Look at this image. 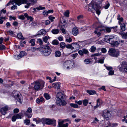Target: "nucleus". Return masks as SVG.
I'll list each match as a JSON object with an SVG mask.
<instances>
[{"label":"nucleus","mask_w":127,"mask_h":127,"mask_svg":"<svg viewBox=\"0 0 127 127\" xmlns=\"http://www.w3.org/2000/svg\"><path fill=\"white\" fill-rule=\"evenodd\" d=\"M57 99L56 103L57 105L60 106H65L67 103L66 100L64 99L65 98L64 95L62 93H58L57 95Z\"/></svg>","instance_id":"f257e3e1"},{"label":"nucleus","mask_w":127,"mask_h":127,"mask_svg":"<svg viewBox=\"0 0 127 127\" xmlns=\"http://www.w3.org/2000/svg\"><path fill=\"white\" fill-rule=\"evenodd\" d=\"M100 0H92L89 6L91 7L93 9L96 11L97 14L99 15L100 12L99 9L101 7L99 3H100Z\"/></svg>","instance_id":"f03ea898"},{"label":"nucleus","mask_w":127,"mask_h":127,"mask_svg":"<svg viewBox=\"0 0 127 127\" xmlns=\"http://www.w3.org/2000/svg\"><path fill=\"white\" fill-rule=\"evenodd\" d=\"M113 38V37L108 36L105 37V40L107 42L110 43L112 46L117 47L120 44V41H115Z\"/></svg>","instance_id":"7ed1b4c3"},{"label":"nucleus","mask_w":127,"mask_h":127,"mask_svg":"<svg viewBox=\"0 0 127 127\" xmlns=\"http://www.w3.org/2000/svg\"><path fill=\"white\" fill-rule=\"evenodd\" d=\"M34 82V89L36 91L41 90L44 87L45 82L44 81L40 82L35 81Z\"/></svg>","instance_id":"20e7f679"},{"label":"nucleus","mask_w":127,"mask_h":127,"mask_svg":"<svg viewBox=\"0 0 127 127\" xmlns=\"http://www.w3.org/2000/svg\"><path fill=\"white\" fill-rule=\"evenodd\" d=\"M43 50L41 51V53L43 55L47 56L50 55L51 52V50L49 46L46 45L43 46Z\"/></svg>","instance_id":"39448f33"},{"label":"nucleus","mask_w":127,"mask_h":127,"mask_svg":"<svg viewBox=\"0 0 127 127\" xmlns=\"http://www.w3.org/2000/svg\"><path fill=\"white\" fill-rule=\"evenodd\" d=\"M27 0H13V2L15 3L17 5H20L22 4H26L27 5L25 6V7L28 8L31 5L30 3H27Z\"/></svg>","instance_id":"423d86ee"},{"label":"nucleus","mask_w":127,"mask_h":127,"mask_svg":"<svg viewBox=\"0 0 127 127\" xmlns=\"http://www.w3.org/2000/svg\"><path fill=\"white\" fill-rule=\"evenodd\" d=\"M118 67L120 71L127 73V62L125 61L123 62L121 65Z\"/></svg>","instance_id":"0eeeda50"},{"label":"nucleus","mask_w":127,"mask_h":127,"mask_svg":"<svg viewBox=\"0 0 127 127\" xmlns=\"http://www.w3.org/2000/svg\"><path fill=\"white\" fill-rule=\"evenodd\" d=\"M108 53L110 55L114 57H118L119 54V51H116L115 49L112 48L109 49Z\"/></svg>","instance_id":"6e6552de"},{"label":"nucleus","mask_w":127,"mask_h":127,"mask_svg":"<svg viewBox=\"0 0 127 127\" xmlns=\"http://www.w3.org/2000/svg\"><path fill=\"white\" fill-rule=\"evenodd\" d=\"M74 64L73 62L72 61H67L64 64V66L65 67H66V68L70 69L73 67Z\"/></svg>","instance_id":"1a4fd4ad"},{"label":"nucleus","mask_w":127,"mask_h":127,"mask_svg":"<svg viewBox=\"0 0 127 127\" xmlns=\"http://www.w3.org/2000/svg\"><path fill=\"white\" fill-rule=\"evenodd\" d=\"M64 122V120L59 119L58 126V127H67L68 125V124L66 123L65 124H63Z\"/></svg>","instance_id":"9d476101"},{"label":"nucleus","mask_w":127,"mask_h":127,"mask_svg":"<svg viewBox=\"0 0 127 127\" xmlns=\"http://www.w3.org/2000/svg\"><path fill=\"white\" fill-rule=\"evenodd\" d=\"M103 116L105 118H109L111 116V114L110 112L107 110H104L103 111Z\"/></svg>","instance_id":"9b49d317"},{"label":"nucleus","mask_w":127,"mask_h":127,"mask_svg":"<svg viewBox=\"0 0 127 127\" xmlns=\"http://www.w3.org/2000/svg\"><path fill=\"white\" fill-rule=\"evenodd\" d=\"M8 109V107L6 106L1 108L0 110V113L3 115H5L7 113Z\"/></svg>","instance_id":"f8f14e48"},{"label":"nucleus","mask_w":127,"mask_h":127,"mask_svg":"<svg viewBox=\"0 0 127 127\" xmlns=\"http://www.w3.org/2000/svg\"><path fill=\"white\" fill-rule=\"evenodd\" d=\"M45 120L46 124L48 125H50L55 124L56 122V121L55 120L46 118L45 119Z\"/></svg>","instance_id":"ddd939ff"},{"label":"nucleus","mask_w":127,"mask_h":127,"mask_svg":"<svg viewBox=\"0 0 127 127\" xmlns=\"http://www.w3.org/2000/svg\"><path fill=\"white\" fill-rule=\"evenodd\" d=\"M72 49H75L76 50H78L80 48V46L78 44L76 43H72Z\"/></svg>","instance_id":"4468645a"},{"label":"nucleus","mask_w":127,"mask_h":127,"mask_svg":"<svg viewBox=\"0 0 127 127\" xmlns=\"http://www.w3.org/2000/svg\"><path fill=\"white\" fill-rule=\"evenodd\" d=\"M119 33L122 36L123 39H127V32L125 33L121 31Z\"/></svg>","instance_id":"2eb2a0df"},{"label":"nucleus","mask_w":127,"mask_h":127,"mask_svg":"<svg viewBox=\"0 0 127 127\" xmlns=\"http://www.w3.org/2000/svg\"><path fill=\"white\" fill-rule=\"evenodd\" d=\"M16 100L20 103H22L21 100H22V96L21 95H20L19 94L18 95L16 96V97H14Z\"/></svg>","instance_id":"dca6fc26"},{"label":"nucleus","mask_w":127,"mask_h":127,"mask_svg":"<svg viewBox=\"0 0 127 127\" xmlns=\"http://www.w3.org/2000/svg\"><path fill=\"white\" fill-rule=\"evenodd\" d=\"M102 103V101L100 99H98L97 100V104L96 106H94L95 108H97L100 106Z\"/></svg>","instance_id":"f3484780"},{"label":"nucleus","mask_w":127,"mask_h":127,"mask_svg":"<svg viewBox=\"0 0 127 127\" xmlns=\"http://www.w3.org/2000/svg\"><path fill=\"white\" fill-rule=\"evenodd\" d=\"M72 33L74 36H76L78 34V31L77 28H74L72 30Z\"/></svg>","instance_id":"a211bd4d"},{"label":"nucleus","mask_w":127,"mask_h":127,"mask_svg":"<svg viewBox=\"0 0 127 127\" xmlns=\"http://www.w3.org/2000/svg\"><path fill=\"white\" fill-rule=\"evenodd\" d=\"M102 31H104L105 32V30L104 29H102L101 27H98L95 29V30L94 32H101Z\"/></svg>","instance_id":"6ab92c4d"},{"label":"nucleus","mask_w":127,"mask_h":127,"mask_svg":"<svg viewBox=\"0 0 127 127\" xmlns=\"http://www.w3.org/2000/svg\"><path fill=\"white\" fill-rule=\"evenodd\" d=\"M60 82L53 83L52 84L53 87H55V88L57 89H59L60 87Z\"/></svg>","instance_id":"aec40b11"},{"label":"nucleus","mask_w":127,"mask_h":127,"mask_svg":"<svg viewBox=\"0 0 127 127\" xmlns=\"http://www.w3.org/2000/svg\"><path fill=\"white\" fill-rule=\"evenodd\" d=\"M17 37L18 38L20 39L24 40L25 38L23 36L22 33L20 32L18 33Z\"/></svg>","instance_id":"412c9836"},{"label":"nucleus","mask_w":127,"mask_h":127,"mask_svg":"<svg viewBox=\"0 0 127 127\" xmlns=\"http://www.w3.org/2000/svg\"><path fill=\"white\" fill-rule=\"evenodd\" d=\"M115 27H106L105 28V29H104L105 30V31H106V32H110L111 31V29H114Z\"/></svg>","instance_id":"4be33fe9"},{"label":"nucleus","mask_w":127,"mask_h":127,"mask_svg":"<svg viewBox=\"0 0 127 127\" xmlns=\"http://www.w3.org/2000/svg\"><path fill=\"white\" fill-rule=\"evenodd\" d=\"M25 17H26L28 20H30L31 21L33 20V18L31 16H28V15L27 13H25L24 14Z\"/></svg>","instance_id":"5701e85b"},{"label":"nucleus","mask_w":127,"mask_h":127,"mask_svg":"<svg viewBox=\"0 0 127 127\" xmlns=\"http://www.w3.org/2000/svg\"><path fill=\"white\" fill-rule=\"evenodd\" d=\"M54 34H57L59 32V30L58 29H54L51 31Z\"/></svg>","instance_id":"b1692460"},{"label":"nucleus","mask_w":127,"mask_h":127,"mask_svg":"<svg viewBox=\"0 0 127 127\" xmlns=\"http://www.w3.org/2000/svg\"><path fill=\"white\" fill-rule=\"evenodd\" d=\"M44 99L42 97H41L39 99L37 98L36 100V103L39 104L41 102H42L44 100Z\"/></svg>","instance_id":"393cba45"},{"label":"nucleus","mask_w":127,"mask_h":127,"mask_svg":"<svg viewBox=\"0 0 127 127\" xmlns=\"http://www.w3.org/2000/svg\"><path fill=\"white\" fill-rule=\"evenodd\" d=\"M87 92L90 95H94L96 93V92L94 90H88L87 91Z\"/></svg>","instance_id":"a878e982"},{"label":"nucleus","mask_w":127,"mask_h":127,"mask_svg":"<svg viewBox=\"0 0 127 127\" xmlns=\"http://www.w3.org/2000/svg\"><path fill=\"white\" fill-rule=\"evenodd\" d=\"M61 55V53L59 51H57L55 52V56L56 57H59Z\"/></svg>","instance_id":"bb28decb"},{"label":"nucleus","mask_w":127,"mask_h":127,"mask_svg":"<svg viewBox=\"0 0 127 127\" xmlns=\"http://www.w3.org/2000/svg\"><path fill=\"white\" fill-rule=\"evenodd\" d=\"M125 25L124 23H122L121 25V28L122 31H124L126 30Z\"/></svg>","instance_id":"cd10ccee"},{"label":"nucleus","mask_w":127,"mask_h":127,"mask_svg":"<svg viewBox=\"0 0 127 127\" xmlns=\"http://www.w3.org/2000/svg\"><path fill=\"white\" fill-rule=\"evenodd\" d=\"M25 116L26 117H27L29 118H31L32 116V114L29 113L25 112L24 113Z\"/></svg>","instance_id":"c85d7f7f"},{"label":"nucleus","mask_w":127,"mask_h":127,"mask_svg":"<svg viewBox=\"0 0 127 127\" xmlns=\"http://www.w3.org/2000/svg\"><path fill=\"white\" fill-rule=\"evenodd\" d=\"M44 96L45 98L47 100L51 98L50 96L47 93H44Z\"/></svg>","instance_id":"c756f323"},{"label":"nucleus","mask_w":127,"mask_h":127,"mask_svg":"<svg viewBox=\"0 0 127 127\" xmlns=\"http://www.w3.org/2000/svg\"><path fill=\"white\" fill-rule=\"evenodd\" d=\"M23 114L22 113H19L16 114L15 116L17 118V119H21L23 117Z\"/></svg>","instance_id":"7c9ffc66"},{"label":"nucleus","mask_w":127,"mask_h":127,"mask_svg":"<svg viewBox=\"0 0 127 127\" xmlns=\"http://www.w3.org/2000/svg\"><path fill=\"white\" fill-rule=\"evenodd\" d=\"M26 53L24 51H21V52L19 54V56L21 57V58L23 57L25 55H26Z\"/></svg>","instance_id":"2f4dec72"},{"label":"nucleus","mask_w":127,"mask_h":127,"mask_svg":"<svg viewBox=\"0 0 127 127\" xmlns=\"http://www.w3.org/2000/svg\"><path fill=\"white\" fill-rule=\"evenodd\" d=\"M96 50V47L94 46H92L90 48V51L92 52H94Z\"/></svg>","instance_id":"473e14b6"},{"label":"nucleus","mask_w":127,"mask_h":127,"mask_svg":"<svg viewBox=\"0 0 127 127\" xmlns=\"http://www.w3.org/2000/svg\"><path fill=\"white\" fill-rule=\"evenodd\" d=\"M24 123L26 125H28L30 123V121L29 119H26L24 121Z\"/></svg>","instance_id":"72a5a7b5"},{"label":"nucleus","mask_w":127,"mask_h":127,"mask_svg":"<svg viewBox=\"0 0 127 127\" xmlns=\"http://www.w3.org/2000/svg\"><path fill=\"white\" fill-rule=\"evenodd\" d=\"M46 31L43 29L41 30L39 32V35L45 34L46 33Z\"/></svg>","instance_id":"f704fd0d"},{"label":"nucleus","mask_w":127,"mask_h":127,"mask_svg":"<svg viewBox=\"0 0 127 127\" xmlns=\"http://www.w3.org/2000/svg\"><path fill=\"white\" fill-rule=\"evenodd\" d=\"M70 105L71 107L74 108H79L78 105L76 104L71 103Z\"/></svg>","instance_id":"c9c22d12"},{"label":"nucleus","mask_w":127,"mask_h":127,"mask_svg":"<svg viewBox=\"0 0 127 127\" xmlns=\"http://www.w3.org/2000/svg\"><path fill=\"white\" fill-rule=\"evenodd\" d=\"M83 16L82 15H80L77 16V18L79 22H81V20L83 18Z\"/></svg>","instance_id":"e433bc0d"},{"label":"nucleus","mask_w":127,"mask_h":127,"mask_svg":"<svg viewBox=\"0 0 127 127\" xmlns=\"http://www.w3.org/2000/svg\"><path fill=\"white\" fill-rule=\"evenodd\" d=\"M33 120L34 121H35L37 124H38L41 122L39 118H34Z\"/></svg>","instance_id":"4c0bfd02"},{"label":"nucleus","mask_w":127,"mask_h":127,"mask_svg":"<svg viewBox=\"0 0 127 127\" xmlns=\"http://www.w3.org/2000/svg\"><path fill=\"white\" fill-rule=\"evenodd\" d=\"M60 45L61 47L62 48H64L66 47L65 43L64 42H61L60 43Z\"/></svg>","instance_id":"58836bf2"},{"label":"nucleus","mask_w":127,"mask_h":127,"mask_svg":"<svg viewBox=\"0 0 127 127\" xmlns=\"http://www.w3.org/2000/svg\"><path fill=\"white\" fill-rule=\"evenodd\" d=\"M88 102V100L86 99H85L83 100V104L85 106H86L87 105Z\"/></svg>","instance_id":"ea45409f"},{"label":"nucleus","mask_w":127,"mask_h":127,"mask_svg":"<svg viewBox=\"0 0 127 127\" xmlns=\"http://www.w3.org/2000/svg\"><path fill=\"white\" fill-rule=\"evenodd\" d=\"M13 95L14 97H16V96L19 94L18 92L17 91L14 90L13 92Z\"/></svg>","instance_id":"a19ab883"},{"label":"nucleus","mask_w":127,"mask_h":127,"mask_svg":"<svg viewBox=\"0 0 127 127\" xmlns=\"http://www.w3.org/2000/svg\"><path fill=\"white\" fill-rule=\"evenodd\" d=\"M52 43L53 45H57L59 44V42L57 40H55L52 41Z\"/></svg>","instance_id":"79ce46f5"},{"label":"nucleus","mask_w":127,"mask_h":127,"mask_svg":"<svg viewBox=\"0 0 127 127\" xmlns=\"http://www.w3.org/2000/svg\"><path fill=\"white\" fill-rule=\"evenodd\" d=\"M69 13L68 10H67L64 13V15L67 17L69 16Z\"/></svg>","instance_id":"37998d69"},{"label":"nucleus","mask_w":127,"mask_h":127,"mask_svg":"<svg viewBox=\"0 0 127 127\" xmlns=\"http://www.w3.org/2000/svg\"><path fill=\"white\" fill-rule=\"evenodd\" d=\"M49 38V36H45L43 38L44 41L45 43L47 42V40Z\"/></svg>","instance_id":"c03bdc74"},{"label":"nucleus","mask_w":127,"mask_h":127,"mask_svg":"<svg viewBox=\"0 0 127 127\" xmlns=\"http://www.w3.org/2000/svg\"><path fill=\"white\" fill-rule=\"evenodd\" d=\"M35 40L34 39H32L30 41V43H31L32 46H34V45L35 43L34 41Z\"/></svg>","instance_id":"a18cd8bd"},{"label":"nucleus","mask_w":127,"mask_h":127,"mask_svg":"<svg viewBox=\"0 0 127 127\" xmlns=\"http://www.w3.org/2000/svg\"><path fill=\"white\" fill-rule=\"evenodd\" d=\"M37 43L39 45H42L43 44V42L41 39H39L37 40Z\"/></svg>","instance_id":"49530a36"},{"label":"nucleus","mask_w":127,"mask_h":127,"mask_svg":"<svg viewBox=\"0 0 127 127\" xmlns=\"http://www.w3.org/2000/svg\"><path fill=\"white\" fill-rule=\"evenodd\" d=\"M84 62L86 64H88L90 62V61L89 59H85L84 61Z\"/></svg>","instance_id":"de8ad7c7"},{"label":"nucleus","mask_w":127,"mask_h":127,"mask_svg":"<svg viewBox=\"0 0 127 127\" xmlns=\"http://www.w3.org/2000/svg\"><path fill=\"white\" fill-rule=\"evenodd\" d=\"M66 47L67 48L72 49V43L71 44H67L66 45Z\"/></svg>","instance_id":"09e8293b"},{"label":"nucleus","mask_w":127,"mask_h":127,"mask_svg":"<svg viewBox=\"0 0 127 127\" xmlns=\"http://www.w3.org/2000/svg\"><path fill=\"white\" fill-rule=\"evenodd\" d=\"M37 10H40L45 9V8L44 7H42L41 6H39V7H37Z\"/></svg>","instance_id":"8fccbe9b"},{"label":"nucleus","mask_w":127,"mask_h":127,"mask_svg":"<svg viewBox=\"0 0 127 127\" xmlns=\"http://www.w3.org/2000/svg\"><path fill=\"white\" fill-rule=\"evenodd\" d=\"M65 40L66 41L70 43V42H71L72 41V39L71 37H69L67 38Z\"/></svg>","instance_id":"3c124183"},{"label":"nucleus","mask_w":127,"mask_h":127,"mask_svg":"<svg viewBox=\"0 0 127 127\" xmlns=\"http://www.w3.org/2000/svg\"><path fill=\"white\" fill-rule=\"evenodd\" d=\"M24 14H23L18 16V18L21 19L23 20L25 19Z\"/></svg>","instance_id":"603ef678"},{"label":"nucleus","mask_w":127,"mask_h":127,"mask_svg":"<svg viewBox=\"0 0 127 127\" xmlns=\"http://www.w3.org/2000/svg\"><path fill=\"white\" fill-rule=\"evenodd\" d=\"M32 112V110L30 107L29 108L27 109L26 112L29 113H31Z\"/></svg>","instance_id":"864d4df0"},{"label":"nucleus","mask_w":127,"mask_h":127,"mask_svg":"<svg viewBox=\"0 0 127 127\" xmlns=\"http://www.w3.org/2000/svg\"><path fill=\"white\" fill-rule=\"evenodd\" d=\"M5 47L4 45H1V44H0V50H3L5 49Z\"/></svg>","instance_id":"5fc2aeb1"},{"label":"nucleus","mask_w":127,"mask_h":127,"mask_svg":"<svg viewBox=\"0 0 127 127\" xmlns=\"http://www.w3.org/2000/svg\"><path fill=\"white\" fill-rule=\"evenodd\" d=\"M17 119L15 115H14L13 116L12 118V120L13 122H15L16 121Z\"/></svg>","instance_id":"6e6d98bb"},{"label":"nucleus","mask_w":127,"mask_h":127,"mask_svg":"<svg viewBox=\"0 0 127 127\" xmlns=\"http://www.w3.org/2000/svg\"><path fill=\"white\" fill-rule=\"evenodd\" d=\"M14 58L16 60H19L21 58V57H20L19 55H15L14 56Z\"/></svg>","instance_id":"4d7b16f0"},{"label":"nucleus","mask_w":127,"mask_h":127,"mask_svg":"<svg viewBox=\"0 0 127 127\" xmlns=\"http://www.w3.org/2000/svg\"><path fill=\"white\" fill-rule=\"evenodd\" d=\"M114 71L113 70H110L109 72V75H112L114 74Z\"/></svg>","instance_id":"13d9d810"},{"label":"nucleus","mask_w":127,"mask_h":127,"mask_svg":"<svg viewBox=\"0 0 127 127\" xmlns=\"http://www.w3.org/2000/svg\"><path fill=\"white\" fill-rule=\"evenodd\" d=\"M82 50L83 54L84 53L85 54H88L89 52L88 50L85 49H82Z\"/></svg>","instance_id":"bf43d9fd"},{"label":"nucleus","mask_w":127,"mask_h":127,"mask_svg":"<svg viewBox=\"0 0 127 127\" xmlns=\"http://www.w3.org/2000/svg\"><path fill=\"white\" fill-rule=\"evenodd\" d=\"M8 32L9 34L12 36H13L14 34V32L13 31H8Z\"/></svg>","instance_id":"052dcab7"},{"label":"nucleus","mask_w":127,"mask_h":127,"mask_svg":"<svg viewBox=\"0 0 127 127\" xmlns=\"http://www.w3.org/2000/svg\"><path fill=\"white\" fill-rule=\"evenodd\" d=\"M19 111V110L18 108H15L13 110L14 113H18Z\"/></svg>","instance_id":"680f3d73"},{"label":"nucleus","mask_w":127,"mask_h":127,"mask_svg":"<svg viewBox=\"0 0 127 127\" xmlns=\"http://www.w3.org/2000/svg\"><path fill=\"white\" fill-rule=\"evenodd\" d=\"M55 18L54 17L51 16H49V19L51 21L53 22V20Z\"/></svg>","instance_id":"e2e57ef3"},{"label":"nucleus","mask_w":127,"mask_h":127,"mask_svg":"<svg viewBox=\"0 0 127 127\" xmlns=\"http://www.w3.org/2000/svg\"><path fill=\"white\" fill-rule=\"evenodd\" d=\"M31 3L33 4L36 3L37 2V0H28Z\"/></svg>","instance_id":"0e129e2a"},{"label":"nucleus","mask_w":127,"mask_h":127,"mask_svg":"<svg viewBox=\"0 0 127 127\" xmlns=\"http://www.w3.org/2000/svg\"><path fill=\"white\" fill-rule=\"evenodd\" d=\"M76 103H77L79 105H81L82 104V102L81 101L79 100L78 101H75Z\"/></svg>","instance_id":"69168bd1"},{"label":"nucleus","mask_w":127,"mask_h":127,"mask_svg":"<svg viewBox=\"0 0 127 127\" xmlns=\"http://www.w3.org/2000/svg\"><path fill=\"white\" fill-rule=\"evenodd\" d=\"M48 12L46 10L43 11V14L44 16H46L48 15Z\"/></svg>","instance_id":"338daca9"},{"label":"nucleus","mask_w":127,"mask_h":127,"mask_svg":"<svg viewBox=\"0 0 127 127\" xmlns=\"http://www.w3.org/2000/svg\"><path fill=\"white\" fill-rule=\"evenodd\" d=\"M17 6L16 5H14L12 6L11 7V10H14L15 9H17Z\"/></svg>","instance_id":"774afa93"}]
</instances>
